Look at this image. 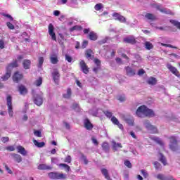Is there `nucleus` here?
I'll return each instance as SVG.
<instances>
[{
	"label": "nucleus",
	"instance_id": "obj_25",
	"mask_svg": "<svg viewBox=\"0 0 180 180\" xmlns=\"http://www.w3.org/2000/svg\"><path fill=\"white\" fill-rule=\"evenodd\" d=\"M123 146L122 143H117L115 141L112 142V150L113 151H117V148H122Z\"/></svg>",
	"mask_w": 180,
	"mask_h": 180
},
{
	"label": "nucleus",
	"instance_id": "obj_51",
	"mask_svg": "<svg viewBox=\"0 0 180 180\" xmlns=\"http://www.w3.org/2000/svg\"><path fill=\"white\" fill-rule=\"evenodd\" d=\"M117 99L120 102H124V101H126V96H124V95H120L118 96Z\"/></svg>",
	"mask_w": 180,
	"mask_h": 180
},
{
	"label": "nucleus",
	"instance_id": "obj_59",
	"mask_svg": "<svg viewBox=\"0 0 180 180\" xmlns=\"http://www.w3.org/2000/svg\"><path fill=\"white\" fill-rule=\"evenodd\" d=\"M34 134L37 137H41V131H38V130L34 131Z\"/></svg>",
	"mask_w": 180,
	"mask_h": 180
},
{
	"label": "nucleus",
	"instance_id": "obj_39",
	"mask_svg": "<svg viewBox=\"0 0 180 180\" xmlns=\"http://www.w3.org/2000/svg\"><path fill=\"white\" fill-rule=\"evenodd\" d=\"M144 126L148 129V130H150L153 128V125L151 124V123H150V121L148 120L144 121Z\"/></svg>",
	"mask_w": 180,
	"mask_h": 180
},
{
	"label": "nucleus",
	"instance_id": "obj_61",
	"mask_svg": "<svg viewBox=\"0 0 180 180\" xmlns=\"http://www.w3.org/2000/svg\"><path fill=\"white\" fill-rule=\"evenodd\" d=\"M100 70H101V66H96L93 68V71H94V72H95V74H98V72H99Z\"/></svg>",
	"mask_w": 180,
	"mask_h": 180
},
{
	"label": "nucleus",
	"instance_id": "obj_28",
	"mask_svg": "<svg viewBox=\"0 0 180 180\" xmlns=\"http://www.w3.org/2000/svg\"><path fill=\"white\" fill-rule=\"evenodd\" d=\"M70 32H74L75 30H77V32H81L82 30V26L81 25H75L72 27L70 28Z\"/></svg>",
	"mask_w": 180,
	"mask_h": 180
},
{
	"label": "nucleus",
	"instance_id": "obj_19",
	"mask_svg": "<svg viewBox=\"0 0 180 180\" xmlns=\"http://www.w3.org/2000/svg\"><path fill=\"white\" fill-rule=\"evenodd\" d=\"M11 157L13 159H14V161H16V162H22V156L20 155H18L16 153H11Z\"/></svg>",
	"mask_w": 180,
	"mask_h": 180
},
{
	"label": "nucleus",
	"instance_id": "obj_45",
	"mask_svg": "<svg viewBox=\"0 0 180 180\" xmlns=\"http://www.w3.org/2000/svg\"><path fill=\"white\" fill-rule=\"evenodd\" d=\"M117 20L121 22V23H126V18L122 15H120V17L117 18Z\"/></svg>",
	"mask_w": 180,
	"mask_h": 180
},
{
	"label": "nucleus",
	"instance_id": "obj_55",
	"mask_svg": "<svg viewBox=\"0 0 180 180\" xmlns=\"http://www.w3.org/2000/svg\"><path fill=\"white\" fill-rule=\"evenodd\" d=\"M82 160L84 161L86 165H88V159H86V156H85V155L82 154Z\"/></svg>",
	"mask_w": 180,
	"mask_h": 180
},
{
	"label": "nucleus",
	"instance_id": "obj_15",
	"mask_svg": "<svg viewBox=\"0 0 180 180\" xmlns=\"http://www.w3.org/2000/svg\"><path fill=\"white\" fill-rule=\"evenodd\" d=\"M124 41L128 43V44H136V43H137V41H136L134 37H126L124 39Z\"/></svg>",
	"mask_w": 180,
	"mask_h": 180
},
{
	"label": "nucleus",
	"instance_id": "obj_52",
	"mask_svg": "<svg viewBox=\"0 0 180 180\" xmlns=\"http://www.w3.org/2000/svg\"><path fill=\"white\" fill-rule=\"evenodd\" d=\"M2 15L4 16L5 18H8L11 22H13V17L12 15L5 13H3Z\"/></svg>",
	"mask_w": 180,
	"mask_h": 180
},
{
	"label": "nucleus",
	"instance_id": "obj_33",
	"mask_svg": "<svg viewBox=\"0 0 180 180\" xmlns=\"http://www.w3.org/2000/svg\"><path fill=\"white\" fill-rule=\"evenodd\" d=\"M50 60L51 64H57V63H58V58H57V56L53 55V56H51Z\"/></svg>",
	"mask_w": 180,
	"mask_h": 180
},
{
	"label": "nucleus",
	"instance_id": "obj_49",
	"mask_svg": "<svg viewBox=\"0 0 180 180\" xmlns=\"http://www.w3.org/2000/svg\"><path fill=\"white\" fill-rule=\"evenodd\" d=\"M6 26L10 29V30H13V29H15V25L9 22L6 23Z\"/></svg>",
	"mask_w": 180,
	"mask_h": 180
},
{
	"label": "nucleus",
	"instance_id": "obj_60",
	"mask_svg": "<svg viewBox=\"0 0 180 180\" xmlns=\"http://www.w3.org/2000/svg\"><path fill=\"white\" fill-rule=\"evenodd\" d=\"M71 156L68 155L65 159V162H68V164H71Z\"/></svg>",
	"mask_w": 180,
	"mask_h": 180
},
{
	"label": "nucleus",
	"instance_id": "obj_11",
	"mask_svg": "<svg viewBox=\"0 0 180 180\" xmlns=\"http://www.w3.org/2000/svg\"><path fill=\"white\" fill-rule=\"evenodd\" d=\"M125 71L128 77H134V75H136V71L134 70V69L131 68L129 66L125 67Z\"/></svg>",
	"mask_w": 180,
	"mask_h": 180
},
{
	"label": "nucleus",
	"instance_id": "obj_7",
	"mask_svg": "<svg viewBox=\"0 0 180 180\" xmlns=\"http://www.w3.org/2000/svg\"><path fill=\"white\" fill-rule=\"evenodd\" d=\"M49 34L51 36L52 40L57 41V37H56V32H54V26L52 23L49 25Z\"/></svg>",
	"mask_w": 180,
	"mask_h": 180
},
{
	"label": "nucleus",
	"instance_id": "obj_63",
	"mask_svg": "<svg viewBox=\"0 0 180 180\" xmlns=\"http://www.w3.org/2000/svg\"><path fill=\"white\" fill-rule=\"evenodd\" d=\"M143 74H146V70H144L143 69H140V70L138 71V75L141 76V75H143Z\"/></svg>",
	"mask_w": 180,
	"mask_h": 180
},
{
	"label": "nucleus",
	"instance_id": "obj_1",
	"mask_svg": "<svg viewBox=\"0 0 180 180\" xmlns=\"http://www.w3.org/2000/svg\"><path fill=\"white\" fill-rule=\"evenodd\" d=\"M136 115L138 117H154L155 113L152 109L148 108L147 106L143 105L138 108L136 111Z\"/></svg>",
	"mask_w": 180,
	"mask_h": 180
},
{
	"label": "nucleus",
	"instance_id": "obj_17",
	"mask_svg": "<svg viewBox=\"0 0 180 180\" xmlns=\"http://www.w3.org/2000/svg\"><path fill=\"white\" fill-rule=\"evenodd\" d=\"M30 65H32V61L29 59L23 60V68L24 70H30Z\"/></svg>",
	"mask_w": 180,
	"mask_h": 180
},
{
	"label": "nucleus",
	"instance_id": "obj_21",
	"mask_svg": "<svg viewBox=\"0 0 180 180\" xmlns=\"http://www.w3.org/2000/svg\"><path fill=\"white\" fill-rule=\"evenodd\" d=\"M145 18L148 20H151V22H154V20H157V17L154 15L153 13H148L145 15Z\"/></svg>",
	"mask_w": 180,
	"mask_h": 180
},
{
	"label": "nucleus",
	"instance_id": "obj_5",
	"mask_svg": "<svg viewBox=\"0 0 180 180\" xmlns=\"http://www.w3.org/2000/svg\"><path fill=\"white\" fill-rule=\"evenodd\" d=\"M167 68L172 72V74L175 75V77H177V78H180V72H179V70L178 69H176V68H175V67L172 66V65L168 63L167 65Z\"/></svg>",
	"mask_w": 180,
	"mask_h": 180
},
{
	"label": "nucleus",
	"instance_id": "obj_48",
	"mask_svg": "<svg viewBox=\"0 0 180 180\" xmlns=\"http://www.w3.org/2000/svg\"><path fill=\"white\" fill-rule=\"evenodd\" d=\"M94 64H96V65L97 67H101V60L99 59L94 58Z\"/></svg>",
	"mask_w": 180,
	"mask_h": 180
},
{
	"label": "nucleus",
	"instance_id": "obj_6",
	"mask_svg": "<svg viewBox=\"0 0 180 180\" xmlns=\"http://www.w3.org/2000/svg\"><path fill=\"white\" fill-rule=\"evenodd\" d=\"M79 67L84 74H89V68H88V65H86L84 60H80Z\"/></svg>",
	"mask_w": 180,
	"mask_h": 180
},
{
	"label": "nucleus",
	"instance_id": "obj_64",
	"mask_svg": "<svg viewBox=\"0 0 180 180\" xmlns=\"http://www.w3.org/2000/svg\"><path fill=\"white\" fill-rule=\"evenodd\" d=\"M18 91L21 95H23V86L22 84L18 86Z\"/></svg>",
	"mask_w": 180,
	"mask_h": 180
},
{
	"label": "nucleus",
	"instance_id": "obj_40",
	"mask_svg": "<svg viewBox=\"0 0 180 180\" xmlns=\"http://www.w3.org/2000/svg\"><path fill=\"white\" fill-rule=\"evenodd\" d=\"M34 84L36 86H40V85L43 84V78L39 77V79L35 81Z\"/></svg>",
	"mask_w": 180,
	"mask_h": 180
},
{
	"label": "nucleus",
	"instance_id": "obj_41",
	"mask_svg": "<svg viewBox=\"0 0 180 180\" xmlns=\"http://www.w3.org/2000/svg\"><path fill=\"white\" fill-rule=\"evenodd\" d=\"M161 46H162L163 47H169V49H175L176 50H177L178 47L171 45V44H164V43H161L160 44Z\"/></svg>",
	"mask_w": 180,
	"mask_h": 180
},
{
	"label": "nucleus",
	"instance_id": "obj_38",
	"mask_svg": "<svg viewBox=\"0 0 180 180\" xmlns=\"http://www.w3.org/2000/svg\"><path fill=\"white\" fill-rule=\"evenodd\" d=\"M170 23H172V25H173L174 26H176V27H177L180 30V22H178L175 20H171Z\"/></svg>",
	"mask_w": 180,
	"mask_h": 180
},
{
	"label": "nucleus",
	"instance_id": "obj_30",
	"mask_svg": "<svg viewBox=\"0 0 180 180\" xmlns=\"http://www.w3.org/2000/svg\"><path fill=\"white\" fill-rule=\"evenodd\" d=\"M157 179L159 180H168L169 179V176H166L165 175L162 174H159L156 176Z\"/></svg>",
	"mask_w": 180,
	"mask_h": 180
},
{
	"label": "nucleus",
	"instance_id": "obj_36",
	"mask_svg": "<svg viewBox=\"0 0 180 180\" xmlns=\"http://www.w3.org/2000/svg\"><path fill=\"white\" fill-rule=\"evenodd\" d=\"M59 167H63V168H65L66 172H70L71 167H70V166H68V165L65 164V163H60L59 165Z\"/></svg>",
	"mask_w": 180,
	"mask_h": 180
},
{
	"label": "nucleus",
	"instance_id": "obj_26",
	"mask_svg": "<svg viewBox=\"0 0 180 180\" xmlns=\"http://www.w3.org/2000/svg\"><path fill=\"white\" fill-rule=\"evenodd\" d=\"M72 94V91H71V89L68 88L67 89V94H64L63 96V98H65V99H70V98H71Z\"/></svg>",
	"mask_w": 180,
	"mask_h": 180
},
{
	"label": "nucleus",
	"instance_id": "obj_23",
	"mask_svg": "<svg viewBox=\"0 0 180 180\" xmlns=\"http://www.w3.org/2000/svg\"><path fill=\"white\" fill-rule=\"evenodd\" d=\"M101 174L105 176V179L110 180V176H109V172L107 169H101Z\"/></svg>",
	"mask_w": 180,
	"mask_h": 180
},
{
	"label": "nucleus",
	"instance_id": "obj_47",
	"mask_svg": "<svg viewBox=\"0 0 180 180\" xmlns=\"http://www.w3.org/2000/svg\"><path fill=\"white\" fill-rule=\"evenodd\" d=\"M149 130H150L151 133H153V134L158 133V129H157V127L153 125V127L150 128Z\"/></svg>",
	"mask_w": 180,
	"mask_h": 180
},
{
	"label": "nucleus",
	"instance_id": "obj_18",
	"mask_svg": "<svg viewBox=\"0 0 180 180\" xmlns=\"http://www.w3.org/2000/svg\"><path fill=\"white\" fill-rule=\"evenodd\" d=\"M17 67H19V65L18 64V60H14L11 63L8 64V65L6 68V70L11 71V70L16 68Z\"/></svg>",
	"mask_w": 180,
	"mask_h": 180
},
{
	"label": "nucleus",
	"instance_id": "obj_46",
	"mask_svg": "<svg viewBox=\"0 0 180 180\" xmlns=\"http://www.w3.org/2000/svg\"><path fill=\"white\" fill-rule=\"evenodd\" d=\"M43 63H44V58L43 57L39 58V65L38 67L40 68L41 65H43Z\"/></svg>",
	"mask_w": 180,
	"mask_h": 180
},
{
	"label": "nucleus",
	"instance_id": "obj_16",
	"mask_svg": "<svg viewBox=\"0 0 180 180\" xmlns=\"http://www.w3.org/2000/svg\"><path fill=\"white\" fill-rule=\"evenodd\" d=\"M88 37L92 41H96L98 40V34L94 31L89 32Z\"/></svg>",
	"mask_w": 180,
	"mask_h": 180
},
{
	"label": "nucleus",
	"instance_id": "obj_20",
	"mask_svg": "<svg viewBox=\"0 0 180 180\" xmlns=\"http://www.w3.org/2000/svg\"><path fill=\"white\" fill-rule=\"evenodd\" d=\"M38 169H40V170H46V169L51 170V169H53V167L51 166H49L46 164H41L38 166Z\"/></svg>",
	"mask_w": 180,
	"mask_h": 180
},
{
	"label": "nucleus",
	"instance_id": "obj_44",
	"mask_svg": "<svg viewBox=\"0 0 180 180\" xmlns=\"http://www.w3.org/2000/svg\"><path fill=\"white\" fill-rule=\"evenodd\" d=\"M65 60L68 61V63H72V57H71L68 54L65 55Z\"/></svg>",
	"mask_w": 180,
	"mask_h": 180
},
{
	"label": "nucleus",
	"instance_id": "obj_42",
	"mask_svg": "<svg viewBox=\"0 0 180 180\" xmlns=\"http://www.w3.org/2000/svg\"><path fill=\"white\" fill-rule=\"evenodd\" d=\"M103 8V5L102 4H97L94 6L95 11H101Z\"/></svg>",
	"mask_w": 180,
	"mask_h": 180
},
{
	"label": "nucleus",
	"instance_id": "obj_57",
	"mask_svg": "<svg viewBox=\"0 0 180 180\" xmlns=\"http://www.w3.org/2000/svg\"><path fill=\"white\" fill-rule=\"evenodd\" d=\"M87 46H88V41H86V40L83 41V42L82 44V49H86Z\"/></svg>",
	"mask_w": 180,
	"mask_h": 180
},
{
	"label": "nucleus",
	"instance_id": "obj_24",
	"mask_svg": "<svg viewBox=\"0 0 180 180\" xmlns=\"http://www.w3.org/2000/svg\"><path fill=\"white\" fill-rule=\"evenodd\" d=\"M33 143L36 147H38V148H41L46 146V143L44 142H39L37 140L33 139Z\"/></svg>",
	"mask_w": 180,
	"mask_h": 180
},
{
	"label": "nucleus",
	"instance_id": "obj_31",
	"mask_svg": "<svg viewBox=\"0 0 180 180\" xmlns=\"http://www.w3.org/2000/svg\"><path fill=\"white\" fill-rule=\"evenodd\" d=\"M148 84L149 85H155V84H157V79H155V77H150L148 79Z\"/></svg>",
	"mask_w": 180,
	"mask_h": 180
},
{
	"label": "nucleus",
	"instance_id": "obj_13",
	"mask_svg": "<svg viewBox=\"0 0 180 180\" xmlns=\"http://www.w3.org/2000/svg\"><path fill=\"white\" fill-rule=\"evenodd\" d=\"M22 78H23V75L19 73V72H15L13 77V81L14 82H19Z\"/></svg>",
	"mask_w": 180,
	"mask_h": 180
},
{
	"label": "nucleus",
	"instance_id": "obj_37",
	"mask_svg": "<svg viewBox=\"0 0 180 180\" xmlns=\"http://www.w3.org/2000/svg\"><path fill=\"white\" fill-rule=\"evenodd\" d=\"M152 140H153V141H155L156 143H158V144H160V146H164V142H162V141H161V139H160V138L158 137H153Z\"/></svg>",
	"mask_w": 180,
	"mask_h": 180
},
{
	"label": "nucleus",
	"instance_id": "obj_12",
	"mask_svg": "<svg viewBox=\"0 0 180 180\" xmlns=\"http://www.w3.org/2000/svg\"><path fill=\"white\" fill-rule=\"evenodd\" d=\"M111 122L112 123H113V124H115V126H117V127H119V129H120V130H124V127H123V124H120V122H119V120H117V118H116V117L113 116L111 117Z\"/></svg>",
	"mask_w": 180,
	"mask_h": 180
},
{
	"label": "nucleus",
	"instance_id": "obj_43",
	"mask_svg": "<svg viewBox=\"0 0 180 180\" xmlns=\"http://www.w3.org/2000/svg\"><path fill=\"white\" fill-rule=\"evenodd\" d=\"M153 165H154V168H155V169H161V168H162L161 164L158 162H155L153 163Z\"/></svg>",
	"mask_w": 180,
	"mask_h": 180
},
{
	"label": "nucleus",
	"instance_id": "obj_8",
	"mask_svg": "<svg viewBox=\"0 0 180 180\" xmlns=\"http://www.w3.org/2000/svg\"><path fill=\"white\" fill-rule=\"evenodd\" d=\"M34 103L37 106H41L43 105V97L39 94L34 95Z\"/></svg>",
	"mask_w": 180,
	"mask_h": 180
},
{
	"label": "nucleus",
	"instance_id": "obj_2",
	"mask_svg": "<svg viewBox=\"0 0 180 180\" xmlns=\"http://www.w3.org/2000/svg\"><path fill=\"white\" fill-rule=\"evenodd\" d=\"M169 147L172 151H178L179 150V146H178V140H176V136L169 137Z\"/></svg>",
	"mask_w": 180,
	"mask_h": 180
},
{
	"label": "nucleus",
	"instance_id": "obj_22",
	"mask_svg": "<svg viewBox=\"0 0 180 180\" xmlns=\"http://www.w3.org/2000/svg\"><path fill=\"white\" fill-rule=\"evenodd\" d=\"M102 149L105 153H109V150H110V147L109 146V143L108 142H103L101 145Z\"/></svg>",
	"mask_w": 180,
	"mask_h": 180
},
{
	"label": "nucleus",
	"instance_id": "obj_54",
	"mask_svg": "<svg viewBox=\"0 0 180 180\" xmlns=\"http://www.w3.org/2000/svg\"><path fill=\"white\" fill-rule=\"evenodd\" d=\"M104 114H105V116H106L107 117H108L109 119H110V117L112 118V114L111 112L107 110V111H105V112H104Z\"/></svg>",
	"mask_w": 180,
	"mask_h": 180
},
{
	"label": "nucleus",
	"instance_id": "obj_29",
	"mask_svg": "<svg viewBox=\"0 0 180 180\" xmlns=\"http://www.w3.org/2000/svg\"><path fill=\"white\" fill-rule=\"evenodd\" d=\"M155 8L158 11H160V12H161L162 13H171V11H167V10L165 8H162L161 6L160 5H157L155 6Z\"/></svg>",
	"mask_w": 180,
	"mask_h": 180
},
{
	"label": "nucleus",
	"instance_id": "obj_56",
	"mask_svg": "<svg viewBox=\"0 0 180 180\" xmlns=\"http://www.w3.org/2000/svg\"><path fill=\"white\" fill-rule=\"evenodd\" d=\"M18 153H20V154L23 155V146H17Z\"/></svg>",
	"mask_w": 180,
	"mask_h": 180
},
{
	"label": "nucleus",
	"instance_id": "obj_58",
	"mask_svg": "<svg viewBox=\"0 0 180 180\" xmlns=\"http://www.w3.org/2000/svg\"><path fill=\"white\" fill-rule=\"evenodd\" d=\"M141 174H142V175H143V176H144V178L148 177V173H147V172H146V170H144V169L141 170Z\"/></svg>",
	"mask_w": 180,
	"mask_h": 180
},
{
	"label": "nucleus",
	"instance_id": "obj_3",
	"mask_svg": "<svg viewBox=\"0 0 180 180\" xmlns=\"http://www.w3.org/2000/svg\"><path fill=\"white\" fill-rule=\"evenodd\" d=\"M48 176L51 179H67V175L58 172H49Z\"/></svg>",
	"mask_w": 180,
	"mask_h": 180
},
{
	"label": "nucleus",
	"instance_id": "obj_35",
	"mask_svg": "<svg viewBox=\"0 0 180 180\" xmlns=\"http://www.w3.org/2000/svg\"><path fill=\"white\" fill-rule=\"evenodd\" d=\"M145 47H146V50H151V49H154V45H153V44H151V42L146 41V42H145Z\"/></svg>",
	"mask_w": 180,
	"mask_h": 180
},
{
	"label": "nucleus",
	"instance_id": "obj_27",
	"mask_svg": "<svg viewBox=\"0 0 180 180\" xmlns=\"http://www.w3.org/2000/svg\"><path fill=\"white\" fill-rule=\"evenodd\" d=\"M11 70H7L6 73L1 77L3 81H8V79H9V78H11Z\"/></svg>",
	"mask_w": 180,
	"mask_h": 180
},
{
	"label": "nucleus",
	"instance_id": "obj_53",
	"mask_svg": "<svg viewBox=\"0 0 180 180\" xmlns=\"http://www.w3.org/2000/svg\"><path fill=\"white\" fill-rule=\"evenodd\" d=\"M6 150L7 151H15V146H8L6 147Z\"/></svg>",
	"mask_w": 180,
	"mask_h": 180
},
{
	"label": "nucleus",
	"instance_id": "obj_34",
	"mask_svg": "<svg viewBox=\"0 0 180 180\" xmlns=\"http://www.w3.org/2000/svg\"><path fill=\"white\" fill-rule=\"evenodd\" d=\"M160 162H162L163 165H167V158H165V156H164V155H162V153H160Z\"/></svg>",
	"mask_w": 180,
	"mask_h": 180
},
{
	"label": "nucleus",
	"instance_id": "obj_10",
	"mask_svg": "<svg viewBox=\"0 0 180 180\" xmlns=\"http://www.w3.org/2000/svg\"><path fill=\"white\" fill-rule=\"evenodd\" d=\"M84 126L86 130H92L94 129V124L91 123V121L88 118L84 120Z\"/></svg>",
	"mask_w": 180,
	"mask_h": 180
},
{
	"label": "nucleus",
	"instance_id": "obj_9",
	"mask_svg": "<svg viewBox=\"0 0 180 180\" xmlns=\"http://www.w3.org/2000/svg\"><path fill=\"white\" fill-rule=\"evenodd\" d=\"M52 77L55 84H57V85H58V82L60 81V72H58V70H55L52 72Z\"/></svg>",
	"mask_w": 180,
	"mask_h": 180
},
{
	"label": "nucleus",
	"instance_id": "obj_4",
	"mask_svg": "<svg viewBox=\"0 0 180 180\" xmlns=\"http://www.w3.org/2000/svg\"><path fill=\"white\" fill-rule=\"evenodd\" d=\"M8 112L10 117H13V106L12 105V96L8 95L6 97Z\"/></svg>",
	"mask_w": 180,
	"mask_h": 180
},
{
	"label": "nucleus",
	"instance_id": "obj_32",
	"mask_svg": "<svg viewBox=\"0 0 180 180\" xmlns=\"http://www.w3.org/2000/svg\"><path fill=\"white\" fill-rule=\"evenodd\" d=\"M124 120L129 126H134V120L132 117L125 118Z\"/></svg>",
	"mask_w": 180,
	"mask_h": 180
},
{
	"label": "nucleus",
	"instance_id": "obj_50",
	"mask_svg": "<svg viewBox=\"0 0 180 180\" xmlns=\"http://www.w3.org/2000/svg\"><path fill=\"white\" fill-rule=\"evenodd\" d=\"M124 165L126 167H127V168H131L132 165H131V162H130L129 160H124Z\"/></svg>",
	"mask_w": 180,
	"mask_h": 180
},
{
	"label": "nucleus",
	"instance_id": "obj_62",
	"mask_svg": "<svg viewBox=\"0 0 180 180\" xmlns=\"http://www.w3.org/2000/svg\"><path fill=\"white\" fill-rule=\"evenodd\" d=\"M1 141L2 143H8V141H9V137L6 136V137H2L1 138Z\"/></svg>",
	"mask_w": 180,
	"mask_h": 180
},
{
	"label": "nucleus",
	"instance_id": "obj_14",
	"mask_svg": "<svg viewBox=\"0 0 180 180\" xmlns=\"http://www.w3.org/2000/svg\"><path fill=\"white\" fill-rule=\"evenodd\" d=\"M85 57L86 58H94L95 57V53L91 49H86L85 51Z\"/></svg>",
	"mask_w": 180,
	"mask_h": 180
}]
</instances>
